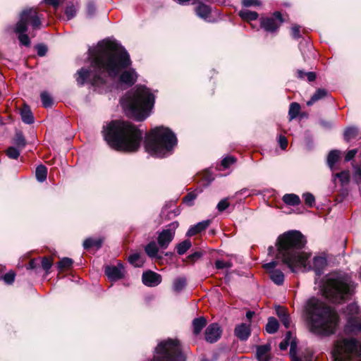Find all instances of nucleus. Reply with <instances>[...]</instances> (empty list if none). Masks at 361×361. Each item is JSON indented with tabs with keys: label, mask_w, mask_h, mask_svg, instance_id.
I'll return each instance as SVG.
<instances>
[{
	"label": "nucleus",
	"mask_w": 361,
	"mask_h": 361,
	"mask_svg": "<svg viewBox=\"0 0 361 361\" xmlns=\"http://www.w3.org/2000/svg\"><path fill=\"white\" fill-rule=\"evenodd\" d=\"M143 135V130L124 121H113L104 130V137L108 145L117 151L124 152H137Z\"/></svg>",
	"instance_id": "20e7f679"
},
{
	"label": "nucleus",
	"mask_w": 361,
	"mask_h": 361,
	"mask_svg": "<svg viewBox=\"0 0 361 361\" xmlns=\"http://www.w3.org/2000/svg\"><path fill=\"white\" fill-rule=\"evenodd\" d=\"M76 12L77 9L73 4H68L65 10L67 20L72 19L76 15Z\"/></svg>",
	"instance_id": "c03bdc74"
},
{
	"label": "nucleus",
	"mask_w": 361,
	"mask_h": 361,
	"mask_svg": "<svg viewBox=\"0 0 361 361\" xmlns=\"http://www.w3.org/2000/svg\"><path fill=\"white\" fill-rule=\"evenodd\" d=\"M327 91L325 89H318L314 94L311 97L310 99L307 102V106H312L316 102L324 98L327 95Z\"/></svg>",
	"instance_id": "cd10ccee"
},
{
	"label": "nucleus",
	"mask_w": 361,
	"mask_h": 361,
	"mask_svg": "<svg viewBox=\"0 0 361 361\" xmlns=\"http://www.w3.org/2000/svg\"><path fill=\"white\" fill-rule=\"evenodd\" d=\"M40 97H41L42 104L45 108L49 107L52 105V104H53L52 98L47 92H42Z\"/></svg>",
	"instance_id": "37998d69"
},
{
	"label": "nucleus",
	"mask_w": 361,
	"mask_h": 361,
	"mask_svg": "<svg viewBox=\"0 0 361 361\" xmlns=\"http://www.w3.org/2000/svg\"><path fill=\"white\" fill-rule=\"evenodd\" d=\"M320 286L323 294L333 302H341L351 294L349 281L340 276H326Z\"/></svg>",
	"instance_id": "0eeeda50"
},
{
	"label": "nucleus",
	"mask_w": 361,
	"mask_h": 361,
	"mask_svg": "<svg viewBox=\"0 0 361 361\" xmlns=\"http://www.w3.org/2000/svg\"><path fill=\"white\" fill-rule=\"evenodd\" d=\"M305 243V237L300 231H290L283 233L277 240L276 259L292 272L303 268L304 270H314L317 276H320L327 265V260L323 256H315L310 260V255L302 252Z\"/></svg>",
	"instance_id": "f03ea898"
},
{
	"label": "nucleus",
	"mask_w": 361,
	"mask_h": 361,
	"mask_svg": "<svg viewBox=\"0 0 361 361\" xmlns=\"http://www.w3.org/2000/svg\"><path fill=\"white\" fill-rule=\"evenodd\" d=\"M350 311H354L356 314L348 318L346 324V329L352 334H361V316L358 314L357 305L351 304L348 306Z\"/></svg>",
	"instance_id": "f8f14e48"
},
{
	"label": "nucleus",
	"mask_w": 361,
	"mask_h": 361,
	"mask_svg": "<svg viewBox=\"0 0 361 361\" xmlns=\"http://www.w3.org/2000/svg\"><path fill=\"white\" fill-rule=\"evenodd\" d=\"M339 157L340 151L334 149L329 152L327 157V164L331 170H333L334 166L339 159Z\"/></svg>",
	"instance_id": "c756f323"
},
{
	"label": "nucleus",
	"mask_w": 361,
	"mask_h": 361,
	"mask_svg": "<svg viewBox=\"0 0 361 361\" xmlns=\"http://www.w3.org/2000/svg\"><path fill=\"white\" fill-rule=\"evenodd\" d=\"M149 361H185V356L179 341L168 338L158 343L153 357Z\"/></svg>",
	"instance_id": "6e6552de"
},
{
	"label": "nucleus",
	"mask_w": 361,
	"mask_h": 361,
	"mask_svg": "<svg viewBox=\"0 0 361 361\" xmlns=\"http://www.w3.org/2000/svg\"><path fill=\"white\" fill-rule=\"evenodd\" d=\"M14 144L18 148L23 149L26 145L25 139L22 133L18 132L14 137Z\"/></svg>",
	"instance_id": "ea45409f"
},
{
	"label": "nucleus",
	"mask_w": 361,
	"mask_h": 361,
	"mask_svg": "<svg viewBox=\"0 0 361 361\" xmlns=\"http://www.w3.org/2000/svg\"><path fill=\"white\" fill-rule=\"evenodd\" d=\"M14 31L16 34L18 35V39L20 42V44L21 45H23L25 47H30V39L28 37V35L25 33L27 31H19L18 30V25H16V27L14 28Z\"/></svg>",
	"instance_id": "c85d7f7f"
},
{
	"label": "nucleus",
	"mask_w": 361,
	"mask_h": 361,
	"mask_svg": "<svg viewBox=\"0 0 361 361\" xmlns=\"http://www.w3.org/2000/svg\"><path fill=\"white\" fill-rule=\"evenodd\" d=\"M41 267L45 271L46 274H48L52 267V261L47 257H44L41 260Z\"/></svg>",
	"instance_id": "de8ad7c7"
},
{
	"label": "nucleus",
	"mask_w": 361,
	"mask_h": 361,
	"mask_svg": "<svg viewBox=\"0 0 361 361\" xmlns=\"http://www.w3.org/2000/svg\"><path fill=\"white\" fill-rule=\"evenodd\" d=\"M288 345L290 347V356L291 357V361H311V355L304 356L303 357L296 355L297 343L295 341H293L290 343L288 341L283 340L279 344V348L281 350H285L287 349Z\"/></svg>",
	"instance_id": "dca6fc26"
},
{
	"label": "nucleus",
	"mask_w": 361,
	"mask_h": 361,
	"mask_svg": "<svg viewBox=\"0 0 361 361\" xmlns=\"http://www.w3.org/2000/svg\"><path fill=\"white\" fill-rule=\"evenodd\" d=\"M235 161L236 159L234 157L228 156L223 159L221 161V166L224 167V169H228Z\"/></svg>",
	"instance_id": "603ef678"
},
{
	"label": "nucleus",
	"mask_w": 361,
	"mask_h": 361,
	"mask_svg": "<svg viewBox=\"0 0 361 361\" xmlns=\"http://www.w3.org/2000/svg\"><path fill=\"white\" fill-rule=\"evenodd\" d=\"M142 283L149 287H154L161 282V276L160 274L152 271H147L142 274Z\"/></svg>",
	"instance_id": "a211bd4d"
},
{
	"label": "nucleus",
	"mask_w": 361,
	"mask_h": 361,
	"mask_svg": "<svg viewBox=\"0 0 361 361\" xmlns=\"http://www.w3.org/2000/svg\"><path fill=\"white\" fill-rule=\"evenodd\" d=\"M302 317L308 330L321 336L334 334L339 322L337 312L314 297L306 301L303 307Z\"/></svg>",
	"instance_id": "7ed1b4c3"
},
{
	"label": "nucleus",
	"mask_w": 361,
	"mask_h": 361,
	"mask_svg": "<svg viewBox=\"0 0 361 361\" xmlns=\"http://www.w3.org/2000/svg\"><path fill=\"white\" fill-rule=\"evenodd\" d=\"M159 247L154 241H151L145 246V251L149 257L158 258Z\"/></svg>",
	"instance_id": "bb28decb"
},
{
	"label": "nucleus",
	"mask_w": 361,
	"mask_h": 361,
	"mask_svg": "<svg viewBox=\"0 0 361 361\" xmlns=\"http://www.w3.org/2000/svg\"><path fill=\"white\" fill-rule=\"evenodd\" d=\"M104 240V236H98L92 238V253L100 249Z\"/></svg>",
	"instance_id": "a19ab883"
},
{
	"label": "nucleus",
	"mask_w": 361,
	"mask_h": 361,
	"mask_svg": "<svg viewBox=\"0 0 361 361\" xmlns=\"http://www.w3.org/2000/svg\"><path fill=\"white\" fill-rule=\"evenodd\" d=\"M42 15H39L37 10L32 8L23 10L20 14V19L16 23L19 31H27V25H30L32 29H40Z\"/></svg>",
	"instance_id": "9d476101"
},
{
	"label": "nucleus",
	"mask_w": 361,
	"mask_h": 361,
	"mask_svg": "<svg viewBox=\"0 0 361 361\" xmlns=\"http://www.w3.org/2000/svg\"><path fill=\"white\" fill-rule=\"evenodd\" d=\"M144 142L146 152L153 157L163 158L172 154L177 138L169 128L160 126L152 130Z\"/></svg>",
	"instance_id": "423d86ee"
},
{
	"label": "nucleus",
	"mask_w": 361,
	"mask_h": 361,
	"mask_svg": "<svg viewBox=\"0 0 361 361\" xmlns=\"http://www.w3.org/2000/svg\"><path fill=\"white\" fill-rule=\"evenodd\" d=\"M16 274L13 271H8L3 276V280L6 284L11 285L15 281Z\"/></svg>",
	"instance_id": "864d4df0"
},
{
	"label": "nucleus",
	"mask_w": 361,
	"mask_h": 361,
	"mask_svg": "<svg viewBox=\"0 0 361 361\" xmlns=\"http://www.w3.org/2000/svg\"><path fill=\"white\" fill-rule=\"evenodd\" d=\"M283 201L288 205L296 206L300 203V197L295 194H286L283 197Z\"/></svg>",
	"instance_id": "7c9ffc66"
},
{
	"label": "nucleus",
	"mask_w": 361,
	"mask_h": 361,
	"mask_svg": "<svg viewBox=\"0 0 361 361\" xmlns=\"http://www.w3.org/2000/svg\"><path fill=\"white\" fill-rule=\"evenodd\" d=\"M276 311L281 322L286 329H288L290 326L291 320L286 310L283 307H279Z\"/></svg>",
	"instance_id": "b1692460"
},
{
	"label": "nucleus",
	"mask_w": 361,
	"mask_h": 361,
	"mask_svg": "<svg viewBox=\"0 0 361 361\" xmlns=\"http://www.w3.org/2000/svg\"><path fill=\"white\" fill-rule=\"evenodd\" d=\"M302 197L304 199L305 204L308 207H312L314 204L315 198L312 193H310V192L304 193L302 195Z\"/></svg>",
	"instance_id": "8fccbe9b"
},
{
	"label": "nucleus",
	"mask_w": 361,
	"mask_h": 361,
	"mask_svg": "<svg viewBox=\"0 0 361 361\" xmlns=\"http://www.w3.org/2000/svg\"><path fill=\"white\" fill-rule=\"evenodd\" d=\"M215 267L217 269H223L225 268L231 267L232 264L230 262H226L224 260L218 259L215 262Z\"/></svg>",
	"instance_id": "5fc2aeb1"
},
{
	"label": "nucleus",
	"mask_w": 361,
	"mask_h": 361,
	"mask_svg": "<svg viewBox=\"0 0 361 361\" xmlns=\"http://www.w3.org/2000/svg\"><path fill=\"white\" fill-rule=\"evenodd\" d=\"M357 128L355 127L347 128L343 133L344 140L347 142H349L357 136Z\"/></svg>",
	"instance_id": "e433bc0d"
},
{
	"label": "nucleus",
	"mask_w": 361,
	"mask_h": 361,
	"mask_svg": "<svg viewBox=\"0 0 361 361\" xmlns=\"http://www.w3.org/2000/svg\"><path fill=\"white\" fill-rule=\"evenodd\" d=\"M242 4L245 7H250L252 6H259V0H243Z\"/></svg>",
	"instance_id": "bf43d9fd"
},
{
	"label": "nucleus",
	"mask_w": 361,
	"mask_h": 361,
	"mask_svg": "<svg viewBox=\"0 0 361 361\" xmlns=\"http://www.w3.org/2000/svg\"><path fill=\"white\" fill-rule=\"evenodd\" d=\"M202 256L201 253L199 252H195L188 256V258L190 259H197Z\"/></svg>",
	"instance_id": "774afa93"
},
{
	"label": "nucleus",
	"mask_w": 361,
	"mask_h": 361,
	"mask_svg": "<svg viewBox=\"0 0 361 361\" xmlns=\"http://www.w3.org/2000/svg\"><path fill=\"white\" fill-rule=\"evenodd\" d=\"M178 221H173L158 233L157 243L161 249H166L174 238L176 230L178 227Z\"/></svg>",
	"instance_id": "9b49d317"
},
{
	"label": "nucleus",
	"mask_w": 361,
	"mask_h": 361,
	"mask_svg": "<svg viewBox=\"0 0 361 361\" xmlns=\"http://www.w3.org/2000/svg\"><path fill=\"white\" fill-rule=\"evenodd\" d=\"M192 246V243L189 240H185L176 245V250L178 255L185 254Z\"/></svg>",
	"instance_id": "c9c22d12"
},
{
	"label": "nucleus",
	"mask_w": 361,
	"mask_h": 361,
	"mask_svg": "<svg viewBox=\"0 0 361 361\" xmlns=\"http://www.w3.org/2000/svg\"><path fill=\"white\" fill-rule=\"evenodd\" d=\"M229 207V202L228 198L222 199L216 206V209L219 212H223Z\"/></svg>",
	"instance_id": "6e6d98bb"
},
{
	"label": "nucleus",
	"mask_w": 361,
	"mask_h": 361,
	"mask_svg": "<svg viewBox=\"0 0 361 361\" xmlns=\"http://www.w3.org/2000/svg\"><path fill=\"white\" fill-rule=\"evenodd\" d=\"M197 198V193L191 192L188 193L183 199V202L188 206H192L194 200Z\"/></svg>",
	"instance_id": "49530a36"
},
{
	"label": "nucleus",
	"mask_w": 361,
	"mask_h": 361,
	"mask_svg": "<svg viewBox=\"0 0 361 361\" xmlns=\"http://www.w3.org/2000/svg\"><path fill=\"white\" fill-rule=\"evenodd\" d=\"M20 116L22 121L26 124H32L34 123L33 114L27 105H24L20 109Z\"/></svg>",
	"instance_id": "a878e982"
},
{
	"label": "nucleus",
	"mask_w": 361,
	"mask_h": 361,
	"mask_svg": "<svg viewBox=\"0 0 361 361\" xmlns=\"http://www.w3.org/2000/svg\"><path fill=\"white\" fill-rule=\"evenodd\" d=\"M76 81L78 85H83L88 83L90 80V68H82L77 72Z\"/></svg>",
	"instance_id": "5701e85b"
},
{
	"label": "nucleus",
	"mask_w": 361,
	"mask_h": 361,
	"mask_svg": "<svg viewBox=\"0 0 361 361\" xmlns=\"http://www.w3.org/2000/svg\"><path fill=\"white\" fill-rule=\"evenodd\" d=\"M283 340L288 341L290 343L291 341H294L293 339V334H292V332L290 331H288L286 332L285 338H284Z\"/></svg>",
	"instance_id": "69168bd1"
},
{
	"label": "nucleus",
	"mask_w": 361,
	"mask_h": 361,
	"mask_svg": "<svg viewBox=\"0 0 361 361\" xmlns=\"http://www.w3.org/2000/svg\"><path fill=\"white\" fill-rule=\"evenodd\" d=\"M128 262L135 267H140L142 263L140 259V255L138 253L130 255L128 257Z\"/></svg>",
	"instance_id": "a18cd8bd"
},
{
	"label": "nucleus",
	"mask_w": 361,
	"mask_h": 361,
	"mask_svg": "<svg viewBox=\"0 0 361 361\" xmlns=\"http://www.w3.org/2000/svg\"><path fill=\"white\" fill-rule=\"evenodd\" d=\"M73 263L72 259L68 257H63L58 262V268L60 270L70 268Z\"/></svg>",
	"instance_id": "79ce46f5"
},
{
	"label": "nucleus",
	"mask_w": 361,
	"mask_h": 361,
	"mask_svg": "<svg viewBox=\"0 0 361 361\" xmlns=\"http://www.w3.org/2000/svg\"><path fill=\"white\" fill-rule=\"evenodd\" d=\"M60 0H44V3L54 7H58Z\"/></svg>",
	"instance_id": "e2e57ef3"
},
{
	"label": "nucleus",
	"mask_w": 361,
	"mask_h": 361,
	"mask_svg": "<svg viewBox=\"0 0 361 361\" xmlns=\"http://www.w3.org/2000/svg\"><path fill=\"white\" fill-rule=\"evenodd\" d=\"M271 344L267 343L256 347V358L258 361H271Z\"/></svg>",
	"instance_id": "6ab92c4d"
},
{
	"label": "nucleus",
	"mask_w": 361,
	"mask_h": 361,
	"mask_svg": "<svg viewBox=\"0 0 361 361\" xmlns=\"http://www.w3.org/2000/svg\"><path fill=\"white\" fill-rule=\"evenodd\" d=\"M7 156L13 159H16L20 156V150L14 147H10L6 151Z\"/></svg>",
	"instance_id": "09e8293b"
},
{
	"label": "nucleus",
	"mask_w": 361,
	"mask_h": 361,
	"mask_svg": "<svg viewBox=\"0 0 361 361\" xmlns=\"http://www.w3.org/2000/svg\"><path fill=\"white\" fill-rule=\"evenodd\" d=\"M186 286V279L183 276L176 278L173 283V289L175 292H180Z\"/></svg>",
	"instance_id": "f704fd0d"
},
{
	"label": "nucleus",
	"mask_w": 361,
	"mask_h": 361,
	"mask_svg": "<svg viewBox=\"0 0 361 361\" xmlns=\"http://www.w3.org/2000/svg\"><path fill=\"white\" fill-rule=\"evenodd\" d=\"M283 23L281 14L276 11L271 17L262 18L260 20L261 27L267 32L276 31Z\"/></svg>",
	"instance_id": "ddd939ff"
},
{
	"label": "nucleus",
	"mask_w": 361,
	"mask_h": 361,
	"mask_svg": "<svg viewBox=\"0 0 361 361\" xmlns=\"http://www.w3.org/2000/svg\"><path fill=\"white\" fill-rule=\"evenodd\" d=\"M239 16L245 20L250 21L256 20L258 18V14L255 11H251L247 9H243L240 11Z\"/></svg>",
	"instance_id": "473e14b6"
},
{
	"label": "nucleus",
	"mask_w": 361,
	"mask_h": 361,
	"mask_svg": "<svg viewBox=\"0 0 361 361\" xmlns=\"http://www.w3.org/2000/svg\"><path fill=\"white\" fill-rule=\"evenodd\" d=\"M279 329V322L274 317H269L266 325V331L269 334H274Z\"/></svg>",
	"instance_id": "72a5a7b5"
},
{
	"label": "nucleus",
	"mask_w": 361,
	"mask_h": 361,
	"mask_svg": "<svg viewBox=\"0 0 361 361\" xmlns=\"http://www.w3.org/2000/svg\"><path fill=\"white\" fill-rule=\"evenodd\" d=\"M35 176L39 182L42 183L45 181L47 176V169L46 166L42 164L38 166L35 171Z\"/></svg>",
	"instance_id": "2f4dec72"
},
{
	"label": "nucleus",
	"mask_w": 361,
	"mask_h": 361,
	"mask_svg": "<svg viewBox=\"0 0 361 361\" xmlns=\"http://www.w3.org/2000/svg\"><path fill=\"white\" fill-rule=\"evenodd\" d=\"M105 274L113 281H118L125 276V269L123 264L118 262L117 265H109L105 267Z\"/></svg>",
	"instance_id": "2eb2a0df"
},
{
	"label": "nucleus",
	"mask_w": 361,
	"mask_h": 361,
	"mask_svg": "<svg viewBox=\"0 0 361 361\" xmlns=\"http://www.w3.org/2000/svg\"><path fill=\"white\" fill-rule=\"evenodd\" d=\"M300 27L298 25H294L291 27V36L294 39H299L301 35L300 34Z\"/></svg>",
	"instance_id": "13d9d810"
},
{
	"label": "nucleus",
	"mask_w": 361,
	"mask_h": 361,
	"mask_svg": "<svg viewBox=\"0 0 361 361\" xmlns=\"http://www.w3.org/2000/svg\"><path fill=\"white\" fill-rule=\"evenodd\" d=\"M306 77L309 82H312L316 79V74L314 72H307Z\"/></svg>",
	"instance_id": "0e129e2a"
},
{
	"label": "nucleus",
	"mask_w": 361,
	"mask_h": 361,
	"mask_svg": "<svg viewBox=\"0 0 361 361\" xmlns=\"http://www.w3.org/2000/svg\"><path fill=\"white\" fill-rule=\"evenodd\" d=\"M334 179L338 178L341 185L348 184L350 180V173L347 171H343L333 176Z\"/></svg>",
	"instance_id": "4c0bfd02"
},
{
	"label": "nucleus",
	"mask_w": 361,
	"mask_h": 361,
	"mask_svg": "<svg viewBox=\"0 0 361 361\" xmlns=\"http://www.w3.org/2000/svg\"><path fill=\"white\" fill-rule=\"evenodd\" d=\"M204 334L206 341L209 343H213L220 338L221 330L218 324L213 323L207 326Z\"/></svg>",
	"instance_id": "f3484780"
},
{
	"label": "nucleus",
	"mask_w": 361,
	"mask_h": 361,
	"mask_svg": "<svg viewBox=\"0 0 361 361\" xmlns=\"http://www.w3.org/2000/svg\"><path fill=\"white\" fill-rule=\"evenodd\" d=\"M94 64L97 66L98 72L92 74V86L100 87L101 92L111 91L118 75L119 82L128 87L137 81L135 69L122 71L131 65V60L126 49L114 39H102L92 49V68Z\"/></svg>",
	"instance_id": "f257e3e1"
},
{
	"label": "nucleus",
	"mask_w": 361,
	"mask_h": 361,
	"mask_svg": "<svg viewBox=\"0 0 361 361\" xmlns=\"http://www.w3.org/2000/svg\"><path fill=\"white\" fill-rule=\"evenodd\" d=\"M279 143L281 148L285 149L288 145V140L285 136L281 135L279 137Z\"/></svg>",
	"instance_id": "052dcab7"
},
{
	"label": "nucleus",
	"mask_w": 361,
	"mask_h": 361,
	"mask_svg": "<svg viewBox=\"0 0 361 361\" xmlns=\"http://www.w3.org/2000/svg\"><path fill=\"white\" fill-rule=\"evenodd\" d=\"M251 330L250 326L242 323L235 326L234 330L235 336L240 341H246L250 336Z\"/></svg>",
	"instance_id": "412c9836"
},
{
	"label": "nucleus",
	"mask_w": 361,
	"mask_h": 361,
	"mask_svg": "<svg viewBox=\"0 0 361 361\" xmlns=\"http://www.w3.org/2000/svg\"><path fill=\"white\" fill-rule=\"evenodd\" d=\"M210 224V220H205L197 223L196 225L191 226L188 231L186 235L191 237L202 231H204Z\"/></svg>",
	"instance_id": "4be33fe9"
},
{
	"label": "nucleus",
	"mask_w": 361,
	"mask_h": 361,
	"mask_svg": "<svg viewBox=\"0 0 361 361\" xmlns=\"http://www.w3.org/2000/svg\"><path fill=\"white\" fill-rule=\"evenodd\" d=\"M193 4H197V6L195 8V12L198 17L204 20H206L209 17L212 11L211 7L209 6L199 0H193Z\"/></svg>",
	"instance_id": "aec40b11"
},
{
	"label": "nucleus",
	"mask_w": 361,
	"mask_h": 361,
	"mask_svg": "<svg viewBox=\"0 0 361 361\" xmlns=\"http://www.w3.org/2000/svg\"><path fill=\"white\" fill-rule=\"evenodd\" d=\"M319 123L325 128H330L332 126L331 123L327 121L321 120Z\"/></svg>",
	"instance_id": "338daca9"
},
{
	"label": "nucleus",
	"mask_w": 361,
	"mask_h": 361,
	"mask_svg": "<svg viewBox=\"0 0 361 361\" xmlns=\"http://www.w3.org/2000/svg\"><path fill=\"white\" fill-rule=\"evenodd\" d=\"M27 269L35 270L36 273H39V271L40 270L39 259H31L28 264V266L27 267Z\"/></svg>",
	"instance_id": "3c124183"
},
{
	"label": "nucleus",
	"mask_w": 361,
	"mask_h": 361,
	"mask_svg": "<svg viewBox=\"0 0 361 361\" xmlns=\"http://www.w3.org/2000/svg\"><path fill=\"white\" fill-rule=\"evenodd\" d=\"M356 153H357V149L349 150L345 157V161H349L351 159H353L354 158V157L355 156Z\"/></svg>",
	"instance_id": "680f3d73"
},
{
	"label": "nucleus",
	"mask_w": 361,
	"mask_h": 361,
	"mask_svg": "<svg viewBox=\"0 0 361 361\" xmlns=\"http://www.w3.org/2000/svg\"><path fill=\"white\" fill-rule=\"evenodd\" d=\"M207 320L204 317H200L193 319L192 321V331L195 335H198L202 330L205 327Z\"/></svg>",
	"instance_id": "393cba45"
},
{
	"label": "nucleus",
	"mask_w": 361,
	"mask_h": 361,
	"mask_svg": "<svg viewBox=\"0 0 361 361\" xmlns=\"http://www.w3.org/2000/svg\"><path fill=\"white\" fill-rule=\"evenodd\" d=\"M35 49L37 52V55L39 56H44L47 52V47L44 44H38L35 46Z\"/></svg>",
	"instance_id": "4d7b16f0"
},
{
	"label": "nucleus",
	"mask_w": 361,
	"mask_h": 361,
	"mask_svg": "<svg viewBox=\"0 0 361 361\" xmlns=\"http://www.w3.org/2000/svg\"><path fill=\"white\" fill-rule=\"evenodd\" d=\"M300 110V106L299 104L296 102L291 103L288 110L290 120L295 118L298 116Z\"/></svg>",
	"instance_id": "58836bf2"
},
{
	"label": "nucleus",
	"mask_w": 361,
	"mask_h": 361,
	"mask_svg": "<svg viewBox=\"0 0 361 361\" xmlns=\"http://www.w3.org/2000/svg\"><path fill=\"white\" fill-rule=\"evenodd\" d=\"M335 361H361V342L355 338L338 341L333 350Z\"/></svg>",
	"instance_id": "1a4fd4ad"
},
{
	"label": "nucleus",
	"mask_w": 361,
	"mask_h": 361,
	"mask_svg": "<svg viewBox=\"0 0 361 361\" xmlns=\"http://www.w3.org/2000/svg\"><path fill=\"white\" fill-rule=\"evenodd\" d=\"M155 102V96L145 85H137L125 97L121 99L126 114L138 121L145 120L151 114Z\"/></svg>",
	"instance_id": "39448f33"
},
{
	"label": "nucleus",
	"mask_w": 361,
	"mask_h": 361,
	"mask_svg": "<svg viewBox=\"0 0 361 361\" xmlns=\"http://www.w3.org/2000/svg\"><path fill=\"white\" fill-rule=\"evenodd\" d=\"M279 264V262L274 260L269 263L264 264L263 267L267 270L271 280L276 285L281 286L284 281V274L279 269H276V266Z\"/></svg>",
	"instance_id": "4468645a"
}]
</instances>
